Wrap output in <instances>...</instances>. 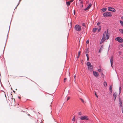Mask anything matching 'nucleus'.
Masks as SVG:
<instances>
[{
  "mask_svg": "<svg viewBox=\"0 0 123 123\" xmlns=\"http://www.w3.org/2000/svg\"><path fill=\"white\" fill-rule=\"evenodd\" d=\"M112 85H111L110 87H109V91L112 93Z\"/></svg>",
  "mask_w": 123,
  "mask_h": 123,
  "instance_id": "9b49d317",
  "label": "nucleus"
},
{
  "mask_svg": "<svg viewBox=\"0 0 123 123\" xmlns=\"http://www.w3.org/2000/svg\"><path fill=\"white\" fill-rule=\"evenodd\" d=\"M121 87H119V93H120L121 92Z\"/></svg>",
  "mask_w": 123,
  "mask_h": 123,
  "instance_id": "a878e982",
  "label": "nucleus"
},
{
  "mask_svg": "<svg viewBox=\"0 0 123 123\" xmlns=\"http://www.w3.org/2000/svg\"><path fill=\"white\" fill-rule=\"evenodd\" d=\"M103 15L104 17H106L111 16H112V14L111 12H105L104 13Z\"/></svg>",
  "mask_w": 123,
  "mask_h": 123,
  "instance_id": "f03ea898",
  "label": "nucleus"
},
{
  "mask_svg": "<svg viewBox=\"0 0 123 123\" xmlns=\"http://www.w3.org/2000/svg\"><path fill=\"white\" fill-rule=\"evenodd\" d=\"M102 49V48L101 47L100 49H99V51H98V52H99V53H100V52H101V50Z\"/></svg>",
  "mask_w": 123,
  "mask_h": 123,
  "instance_id": "2f4dec72",
  "label": "nucleus"
},
{
  "mask_svg": "<svg viewBox=\"0 0 123 123\" xmlns=\"http://www.w3.org/2000/svg\"><path fill=\"white\" fill-rule=\"evenodd\" d=\"M87 57V60H88L89 59V57Z\"/></svg>",
  "mask_w": 123,
  "mask_h": 123,
  "instance_id": "c03bdc74",
  "label": "nucleus"
},
{
  "mask_svg": "<svg viewBox=\"0 0 123 123\" xmlns=\"http://www.w3.org/2000/svg\"><path fill=\"white\" fill-rule=\"evenodd\" d=\"M115 40L121 43L123 42V39L120 37H117L116 38Z\"/></svg>",
  "mask_w": 123,
  "mask_h": 123,
  "instance_id": "20e7f679",
  "label": "nucleus"
},
{
  "mask_svg": "<svg viewBox=\"0 0 123 123\" xmlns=\"http://www.w3.org/2000/svg\"><path fill=\"white\" fill-rule=\"evenodd\" d=\"M21 0H19V1L20 2V1H21Z\"/></svg>",
  "mask_w": 123,
  "mask_h": 123,
  "instance_id": "603ef678",
  "label": "nucleus"
},
{
  "mask_svg": "<svg viewBox=\"0 0 123 123\" xmlns=\"http://www.w3.org/2000/svg\"><path fill=\"white\" fill-rule=\"evenodd\" d=\"M86 54V56L87 57H88V55L87 53Z\"/></svg>",
  "mask_w": 123,
  "mask_h": 123,
  "instance_id": "58836bf2",
  "label": "nucleus"
},
{
  "mask_svg": "<svg viewBox=\"0 0 123 123\" xmlns=\"http://www.w3.org/2000/svg\"><path fill=\"white\" fill-rule=\"evenodd\" d=\"M104 37H102V39H101V41L100 42V44L102 43L103 42H104V41L105 40V39H104Z\"/></svg>",
  "mask_w": 123,
  "mask_h": 123,
  "instance_id": "f8f14e48",
  "label": "nucleus"
},
{
  "mask_svg": "<svg viewBox=\"0 0 123 123\" xmlns=\"http://www.w3.org/2000/svg\"><path fill=\"white\" fill-rule=\"evenodd\" d=\"M117 93L116 92H115L113 95V96L114 97V100H115L116 99V98L117 96Z\"/></svg>",
  "mask_w": 123,
  "mask_h": 123,
  "instance_id": "6e6552de",
  "label": "nucleus"
},
{
  "mask_svg": "<svg viewBox=\"0 0 123 123\" xmlns=\"http://www.w3.org/2000/svg\"><path fill=\"white\" fill-rule=\"evenodd\" d=\"M120 106L121 107L122 106V103L121 102H120Z\"/></svg>",
  "mask_w": 123,
  "mask_h": 123,
  "instance_id": "6ab92c4d",
  "label": "nucleus"
},
{
  "mask_svg": "<svg viewBox=\"0 0 123 123\" xmlns=\"http://www.w3.org/2000/svg\"><path fill=\"white\" fill-rule=\"evenodd\" d=\"M78 115H82V113L80 112H79L78 113Z\"/></svg>",
  "mask_w": 123,
  "mask_h": 123,
  "instance_id": "393cba45",
  "label": "nucleus"
},
{
  "mask_svg": "<svg viewBox=\"0 0 123 123\" xmlns=\"http://www.w3.org/2000/svg\"><path fill=\"white\" fill-rule=\"evenodd\" d=\"M101 30V27H100L98 28V31L99 32Z\"/></svg>",
  "mask_w": 123,
  "mask_h": 123,
  "instance_id": "c756f323",
  "label": "nucleus"
},
{
  "mask_svg": "<svg viewBox=\"0 0 123 123\" xmlns=\"http://www.w3.org/2000/svg\"><path fill=\"white\" fill-rule=\"evenodd\" d=\"M98 71L99 72H100L101 71V69H98Z\"/></svg>",
  "mask_w": 123,
  "mask_h": 123,
  "instance_id": "e433bc0d",
  "label": "nucleus"
},
{
  "mask_svg": "<svg viewBox=\"0 0 123 123\" xmlns=\"http://www.w3.org/2000/svg\"><path fill=\"white\" fill-rule=\"evenodd\" d=\"M74 0H71L70 1V2H72Z\"/></svg>",
  "mask_w": 123,
  "mask_h": 123,
  "instance_id": "a19ab883",
  "label": "nucleus"
},
{
  "mask_svg": "<svg viewBox=\"0 0 123 123\" xmlns=\"http://www.w3.org/2000/svg\"><path fill=\"white\" fill-rule=\"evenodd\" d=\"M89 43V40H87L86 41V43L88 44Z\"/></svg>",
  "mask_w": 123,
  "mask_h": 123,
  "instance_id": "f704fd0d",
  "label": "nucleus"
},
{
  "mask_svg": "<svg viewBox=\"0 0 123 123\" xmlns=\"http://www.w3.org/2000/svg\"><path fill=\"white\" fill-rule=\"evenodd\" d=\"M119 30L123 34V29H120Z\"/></svg>",
  "mask_w": 123,
  "mask_h": 123,
  "instance_id": "4be33fe9",
  "label": "nucleus"
},
{
  "mask_svg": "<svg viewBox=\"0 0 123 123\" xmlns=\"http://www.w3.org/2000/svg\"><path fill=\"white\" fill-rule=\"evenodd\" d=\"M75 77H76L75 76V75L74 76V78H75Z\"/></svg>",
  "mask_w": 123,
  "mask_h": 123,
  "instance_id": "3c124183",
  "label": "nucleus"
},
{
  "mask_svg": "<svg viewBox=\"0 0 123 123\" xmlns=\"http://www.w3.org/2000/svg\"><path fill=\"white\" fill-rule=\"evenodd\" d=\"M70 1L67 2H66V4L68 6H69L70 4Z\"/></svg>",
  "mask_w": 123,
  "mask_h": 123,
  "instance_id": "dca6fc26",
  "label": "nucleus"
},
{
  "mask_svg": "<svg viewBox=\"0 0 123 123\" xmlns=\"http://www.w3.org/2000/svg\"><path fill=\"white\" fill-rule=\"evenodd\" d=\"M86 4H87L88 2L87 1L86 2Z\"/></svg>",
  "mask_w": 123,
  "mask_h": 123,
  "instance_id": "8fccbe9b",
  "label": "nucleus"
},
{
  "mask_svg": "<svg viewBox=\"0 0 123 123\" xmlns=\"http://www.w3.org/2000/svg\"><path fill=\"white\" fill-rule=\"evenodd\" d=\"M121 46L122 47H123V44H122L121 45Z\"/></svg>",
  "mask_w": 123,
  "mask_h": 123,
  "instance_id": "a18cd8bd",
  "label": "nucleus"
},
{
  "mask_svg": "<svg viewBox=\"0 0 123 123\" xmlns=\"http://www.w3.org/2000/svg\"><path fill=\"white\" fill-rule=\"evenodd\" d=\"M120 23L123 26V21H121V20H120Z\"/></svg>",
  "mask_w": 123,
  "mask_h": 123,
  "instance_id": "a211bd4d",
  "label": "nucleus"
},
{
  "mask_svg": "<svg viewBox=\"0 0 123 123\" xmlns=\"http://www.w3.org/2000/svg\"><path fill=\"white\" fill-rule=\"evenodd\" d=\"M80 99L81 100V101L83 103H84V101L81 98H80Z\"/></svg>",
  "mask_w": 123,
  "mask_h": 123,
  "instance_id": "5701e85b",
  "label": "nucleus"
},
{
  "mask_svg": "<svg viewBox=\"0 0 123 123\" xmlns=\"http://www.w3.org/2000/svg\"><path fill=\"white\" fill-rule=\"evenodd\" d=\"M79 57V56L78 55V56L77 57L78 58Z\"/></svg>",
  "mask_w": 123,
  "mask_h": 123,
  "instance_id": "de8ad7c7",
  "label": "nucleus"
},
{
  "mask_svg": "<svg viewBox=\"0 0 123 123\" xmlns=\"http://www.w3.org/2000/svg\"><path fill=\"white\" fill-rule=\"evenodd\" d=\"M67 80V78H64V82H65V81H66V80Z\"/></svg>",
  "mask_w": 123,
  "mask_h": 123,
  "instance_id": "7c9ffc66",
  "label": "nucleus"
},
{
  "mask_svg": "<svg viewBox=\"0 0 123 123\" xmlns=\"http://www.w3.org/2000/svg\"><path fill=\"white\" fill-rule=\"evenodd\" d=\"M123 16L121 17V18L123 20Z\"/></svg>",
  "mask_w": 123,
  "mask_h": 123,
  "instance_id": "ea45409f",
  "label": "nucleus"
},
{
  "mask_svg": "<svg viewBox=\"0 0 123 123\" xmlns=\"http://www.w3.org/2000/svg\"><path fill=\"white\" fill-rule=\"evenodd\" d=\"M93 73L94 75L96 77H97L98 75V73L94 71Z\"/></svg>",
  "mask_w": 123,
  "mask_h": 123,
  "instance_id": "1a4fd4ad",
  "label": "nucleus"
},
{
  "mask_svg": "<svg viewBox=\"0 0 123 123\" xmlns=\"http://www.w3.org/2000/svg\"><path fill=\"white\" fill-rule=\"evenodd\" d=\"M70 98L69 97H68L67 98V100H68L70 99Z\"/></svg>",
  "mask_w": 123,
  "mask_h": 123,
  "instance_id": "4c0bfd02",
  "label": "nucleus"
},
{
  "mask_svg": "<svg viewBox=\"0 0 123 123\" xmlns=\"http://www.w3.org/2000/svg\"><path fill=\"white\" fill-rule=\"evenodd\" d=\"M12 101L14 102L15 101V99L14 98H12Z\"/></svg>",
  "mask_w": 123,
  "mask_h": 123,
  "instance_id": "cd10ccee",
  "label": "nucleus"
},
{
  "mask_svg": "<svg viewBox=\"0 0 123 123\" xmlns=\"http://www.w3.org/2000/svg\"><path fill=\"white\" fill-rule=\"evenodd\" d=\"M93 66L91 65L90 66H88V69L90 70H92V69Z\"/></svg>",
  "mask_w": 123,
  "mask_h": 123,
  "instance_id": "9d476101",
  "label": "nucleus"
},
{
  "mask_svg": "<svg viewBox=\"0 0 123 123\" xmlns=\"http://www.w3.org/2000/svg\"><path fill=\"white\" fill-rule=\"evenodd\" d=\"M86 65H87V66H90L91 65V64L90 62H88L86 63Z\"/></svg>",
  "mask_w": 123,
  "mask_h": 123,
  "instance_id": "f3484780",
  "label": "nucleus"
},
{
  "mask_svg": "<svg viewBox=\"0 0 123 123\" xmlns=\"http://www.w3.org/2000/svg\"><path fill=\"white\" fill-rule=\"evenodd\" d=\"M82 25L83 26H84L85 27V28L86 27L85 26V24L84 23H83Z\"/></svg>",
  "mask_w": 123,
  "mask_h": 123,
  "instance_id": "412c9836",
  "label": "nucleus"
},
{
  "mask_svg": "<svg viewBox=\"0 0 123 123\" xmlns=\"http://www.w3.org/2000/svg\"><path fill=\"white\" fill-rule=\"evenodd\" d=\"M92 5V4L91 3H90L89 4L88 6L89 8H90L91 7Z\"/></svg>",
  "mask_w": 123,
  "mask_h": 123,
  "instance_id": "aec40b11",
  "label": "nucleus"
},
{
  "mask_svg": "<svg viewBox=\"0 0 123 123\" xmlns=\"http://www.w3.org/2000/svg\"><path fill=\"white\" fill-rule=\"evenodd\" d=\"M74 15H75V11L74 10Z\"/></svg>",
  "mask_w": 123,
  "mask_h": 123,
  "instance_id": "37998d69",
  "label": "nucleus"
},
{
  "mask_svg": "<svg viewBox=\"0 0 123 123\" xmlns=\"http://www.w3.org/2000/svg\"><path fill=\"white\" fill-rule=\"evenodd\" d=\"M89 8V7H87L86 8L84 9V10L85 11H86L87 10H88Z\"/></svg>",
  "mask_w": 123,
  "mask_h": 123,
  "instance_id": "b1692460",
  "label": "nucleus"
},
{
  "mask_svg": "<svg viewBox=\"0 0 123 123\" xmlns=\"http://www.w3.org/2000/svg\"><path fill=\"white\" fill-rule=\"evenodd\" d=\"M80 51L78 52V55H79V56H80Z\"/></svg>",
  "mask_w": 123,
  "mask_h": 123,
  "instance_id": "72a5a7b5",
  "label": "nucleus"
},
{
  "mask_svg": "<svg viewBox=\"0 0 123 123\" xmlns=\"http://www.w3.org/2000/svg\"><path fill=\"white\" fill-rule=\"evenodd\" d=\"M108 8V10L109 11H112L113 12H115L116 11L115 9L112 7H109Z\"/></svg>",
  "mask_w": 123,
  "mask_h": 123,
  "instance_id": "423d86ee",
  "label": "nucleus"
},
{
  "mask_svg": "<svg viewBox=\"0 0 123 123\" xmlns=\"http://www.w3.org/2000/svg\"><path fill=\"white\" fill-rule=\"evenodd\" d=\"M101 10L103 12H104L106 11L107 9L106 8H103Z\"/></svg>",
  "mask_w": 123,
  "mask_h": 123,
  "instance_id": "4468645a",
  "label": "nucleus"
},
{
  "mask_svg": "<svg viewBox=\"0 0 123 123\" xmlns=\"http://www.w3.org/2000/svg\"><path fill=\"white\" fill-rule=\"evenodd\" d=\"M88 49L87 50H86V51L85 52L86 54L87 53H88Z\"/></svg>",
  "mask_w": 123,
  "mask_h": 123,
  "instance_id": "473e14b6",
  "label": "nucleus"
},
{
  "mask_svg": "<svg viewBox=\"0 0 123 123\" xmlns=\"http://www.w3.org/2000/svg\"><path fill=\"white\" fill-rule=\"evenodd\" d=\"M80 119L81 120H88L89 119L86 116H82L80 117Z\"/></svg>",
  "mask_w": 123,
  "mask_h": 123,
  "instance_id": "39448f33",
  "label": "nucleus"
},
{
  "mask_svg": "<svg viewBox=\"0 0 123 123\" xmlns=\"http://www.w3.org/2000/svg\"><path fill=\"white\" fill-rule=\"evenodd\" d=\"M95 96H96V97H97V98H98V96L97 95V94L96 92H95Z\"/></svg>",
  "mask_w": 123,
  "mask_h": 123,
  "instance_id": "bb28decb",
  "label": "nucleus"
},
{
  "mask_svg": "<svg viewBox=\"0 0 123 123\" xmlns=\"http://www.w3.org/2000/svg\"><path fill=\"white\" fill-rule=\"evenodd\" d=\"M102 75H103V73H102L101 74V75L102 76Z\"/></svg>",
  "mask_w": 123,
  "mask_h": 123,
  "instance_id": "09e8293b",
  "label": "nucleus"
},
{
  "mask_svg": "<svg viewBox=\"0 0 123 123\" xmlns=\"http://www.w3.org/2000/svg\"><path fill=\"white\" fill-rule=\"evenodd\" d=\"M18 98L19 99H20V98H20V97H19V96H18Z\"/></svg>",
  "mask_w": 123,
  "mask_h": 123,
  "instance_id": "49530a36",
  "label": "nucleus"
},
{
  "mask_svg": "<svg viewBox=\"0 0 123 123\" xmlns=\"http://www.w3.org/2000/svg\"><path fill=\"white\" fill-rule=\"evenodd\" d=\"M103 85L105 87H106L107 86V83L105 81L103 83Z\"/></svg>",
  "mask_w": 123,
  "mask_h": 123,
  "instance_id": "2eb2a0df",
  "label": "nucleus"
},
{
  "mask_svg": "<svg viewBox=\"0 0 123 123\" xmlns=\"http://www.w3.org/2000/svg\"><path fill=\"white\" fill-rule=\"evenodd\" d=\"M122 113H123V108H122Z\"/></svg>",
  "mask_w": 123,
  "mask_h": 123,
  "instance_id": "79ce46f5",
  "label": "nucleus"
},
{
  "mask_svg": "<svg viewBox=\"0 0 123 123\" xmlns=\"http://www.w3.org/2000/svg\"><path fill=\"white\" fill-rule=\"evenodd\" d=\"M100 22H99L97 23V25H100Z\"/></svg>",
  "mask_w": 123,
  "mask_h": 123,
  "instance_id": "c85d7f7f",
  "label": "nucleus"
},
{
  "mask_svg": "<svg viewBox=\"0 0 123 123\" xmlns=\"http://www.w3.org/2000/svg\"><path fill=\"white\" fill-rule=\"evenodd\" d=\"M74 28L77 31H80L81 29V27L78 25H75L74 27Z\"/></svg>",
  "mask_w": 123,
  "mask_h": 123,
  "instance_id": "7ed1b4c3",
  "label": "nucleus"
},
{
  "mask_svg": "<svg viewBox=\"0 0 123 123\" xmlns=\"http://www.w3.org/2000/svg\"><path fill=\"white\" fill-rule=\"evenodd\" d=\"M80 1L81 0H79Z\"/></svg>",
  "mask_w": 123,
  "mask_h": 123,
  "instance_id": "864d4df0",
  "label": "nucleus"
},
{
  "mask_svg": "<svg viewBox=\"0 0 123 123\" xmlns=\"http://www.w3.org/2000/svg\"><path fill=\"white\" fill-rule=\"evenodd\" d=\"M98 29L97 28H93V31L94 32L96 31Z\"/></svg>",
  "mask_w": 123,
  "mask_h": 123,
  "instance_id": "ddd939ff",
  "label": "nucleus"
},
{
  "mask_svg": "<svg viewBox=\"0 0 123 123\" xmlns=\"http://www.w3.org/2000/svg\"><path fill=\"white\" fill-rule=\"evenodd\" d=\"M113 56H112L110 59L112 67H113L112 65L113 64Z\"/></svg>",
  "mask_w": 123,
  "mask_h": 123,
  "instance_id": "0eeeda50",
  "label": "nucleus"
},
{
  "mask_svg": "<svg viewBox=\"0 0 123 123\" xmlns=\"http://www.w3.org/2000/svg\"><path fill=\"white\" fill-rule=\"evenodd\" d=\"M75 120V117L74 116V118H73V119H72V121H74Z\"/></svg>",
  "mask_w": 123,
  "mask_h": 123,
  "instance_id": "c9c22d12",
  "label": "nucleus"
},
{
  "mask_svg": "<svg viewBox=\"0 0 123 123\" xmlns=\"http://www.w3.org/2000/svg\"><path fill=\"white\" fill-rule=\"evenodd\" d=\"M104 39L105 40H107L109 39V34L108 33V31L107 32H106V31L104 32L103 35V37H104Z\"/></svg>",
  "mask_w": 123,
  "mask_h": 123,
  "instance_id": "f257e3e1",
  "label": "nucleus"
}]
</instances>
